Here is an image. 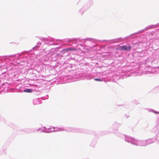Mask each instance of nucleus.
<instances>
[{"instance_id":"obj_2","label":"nucleus","mask_w":159,"mask_h":159,"mask_svg":"<svg viewBox=\"0 0 159 159\" xmlns=\"http://www.w3.org/2000/svg\"><path fill=\"white\" fill-rule=\"evenodd\" d=\"M32 90L30 89H26L25 90H24L23 92H27V93H31Z\"/></svg>"},{"instance_id":"obj_4","label":"nucleus","mask_w":159,"mask_h":159,"mask_svg":"<svg viewBox=\"0 0 159 159\" xmlns=\"http://www.w3.org/2000/svg\"><path fill=\"white\" fill-rule=\"evenodd\" d=\"M94 80L95 81H101L102 80L100 79L95 78L94 79Z\"/></svg>"},{"instance_id":"obj_3","label":"nucleus","mask_w":159,"mask_h":159,"mask_svg":"<svg viewBox=\"0 0 159 159\" xmlns=\"http://www.w3.org/2000/svg\"><path fill=\"white\" fill-rule=\"evenodd\" d=\"M66 50L67 51H71V50L75 51V49H74L73 48H69L66 49Z\"/></svg>"},{"instance_id":"obj_5","label":"nucleus","mask_w":159,"mask_h":159,"mask_svg":"<svg viewBox=\"0 0 159 159\" xmlns=\"http://www.w3.org/2000/svg\"><path fill=\"white\" fill-rule=\"evenodd\" d=\"M154 112V113H157V112ZM157 113H159V112H157Z\"/></svg>"},{"instance_id":"obj_1","label":"nucleus","mask_w":159,"mask_h":159,"mask_svg":"<svg viewBox=\"0 0 159 159\" xmlns=\"http://www.w3.org/2000/svg\"><path fill=\"white\" fill-rule=\"evenodd\" d=\"M131 47L130 46L127 47L126 46H123L120 48V50H122L124 51H130L131 49Z\"/></svg>"}]
</instances>
